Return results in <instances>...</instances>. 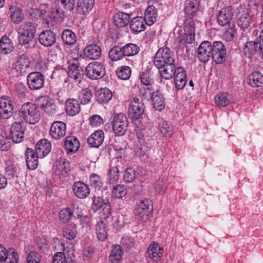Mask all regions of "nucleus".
I'll use <instances>...</instances> for the list:
<instances>
[{
	"label": "nucleus",
	"instance_id": "obj_1",
	"mask_svg": "<svg viewBox=\"0 0 263 263\" xmlns=\"http://www.w3.org/2000/svg\"><path fill=\"white\" fill-rule=\"evenodd\" d=\"M35 33V28L31 22L25 23L18 28V42L23 45H26V48L34 46L33 39Z\"/></svg>",
	"mask_w": 263,
	"mask_h": 263
},
{
	"label": "nucleus",
	"instance_id": "obj_2",
	"mask_svg": "<svg viewBox=\"0 0 263 263\" xmlns=\"http://www.w3.org/2000/svg\"><path fill=\"white\" fill-rule=\"evenodd\" d=\"M154 64L159 69L161 78L165 80L172 79L177 70L175 61L173 57L154 62Z\"/></svg>",
	"mask_w": 263,
	"mask_h": 263
},
{
	"label": "nucleus",
	"instance_id": "obj_3",
	"mask_svg": "<svg viewBox=\"0 0 263 263\" xmlns=\"http://www.w3.org/2000/svg\"><path fill=\"white\" fill-rule=\"evenodd\" d=\"M22 115L24 121L31 124L37 123L41 118L38 107L35 104L30 102L22 106Z\"/></svg>",
	"mask_w": 263,
	"mask_h": 263
},
{
	"label": "nucleus",
	"instance_id": "obj_4",
	"mask_svg": "<svg viewBox=\"0 0 263 263\" xmlns=\"http://www.w3.org/2000/svg\"><path fill=\"white\" fill-rule=\"evenodd\" d=\"M145 106L142 100L139 98L135 97L131 101L129 106L128 117L133 121L137 120L142 118Z\"/></svg>",
	"mask_w": 263,
	"mask_h": 263
},
{
	"label": "nucleus",
	"instance_id": "obj_5",
	"mask_svg": "<svg viewBox=\"0 0 263 263\" xmlns=\"http://www.w3.org/2000/svg\"><path fill=\"white\" fill-rule=\"evenodd\" d=\"M128 122L126 117L123 114L114 116L112 121V129L117 136H123L126 132Z\"/></svg>",
	"mask_w": 263,
	"mask_h": 263
},
{
	"label": "nucleus",
	"instance_id": "obj_6",
	"mask_svg": "<svg viewBox=\"0 0 263 263\" xmlns=\"http://www.w3.org/2000/svg\"><path fill=\"white\" fill-rule=\"evenodd\" d=\"M87 76L92 80H97L105 75V69L100 63L93 62L89 63L85 69Z\"/></svg>",
	"mask_w": 263,
	"mask_h": 263
},
{
	"label": "nucleus",
	"instance_id": "obj_7",
	"mask_svg": "<svg viewBox=\"0 0 263 263\" xmlns=\"http://www.w3.org/2000/svg\"><path fill=\"white\" fill-rule=\"evenodd\" d=\"M92 208L94 211L102 209V216L104 219L108 217L111 214V205L109 201L100 196H95L92 199Z\"/></svg>",
	"mask_w": 263,
	"mask_h": 263
},
{
	"label": "nucleus",
	"instance_id": "obj_8",
	"mask_svg": "<svg viewBox=\"0 0 263 263\" xmlns=\"http://www.w3.org/2000/svg\"><path fill=\"white\" fill-rule=\"evenodd\" d=\"M212 60L217 64L225 61L227 54L226 48L221 42L215 41L212 45Z\"/></svg>",
	"mask_w": 263,
	"mask_h": 263
},
{
	"label": "nucleus",
	"instance_id": "obj_9",
	"mask_svg": "<svg viewBox=\"0 0 263 263\" xmlns=\"http://www.w3.org/2000/svg\"><path fill=\"white\" fill-rule=\"evenodd\" d=\"M13 104L11 98L4 96L0 98V115L4 119L10 118L13 115Z\"/></svg>",
	"mask_w": 263,
	"mask_h": 263
},
{
	"label": "nucleus",
	"instance_id": "obj_10",
	"mask_svg": "<svg viewBox=\"0 0 263 263\" xmlns=\"http://www.w3.org/2000/svg\"><path fill=\"white\" fill-rule=\"evenodd\" d=\"M18 255L14 249L6 248L0 244V262L18 263Z\"/></svg>",
	"mask_w": 263,
	"mask_h": 263
},
{
	"label": "nucleus",
	"instance_id": "obj_11",
	"mask_svg": "<svg viewBox=\"0 0 263 263\" xmlns=\"http://www.w3.org/2000/svg\"><path fill=\"white\" fill-rule=\"evenodd\" d=\"M212 49L211 42L207 41L202 42L197 50V57L199 60L205 63L212 59Z\"/></svg>",
	"mask_w": 263,
	"mask_h": 263
},
{
	"label": "nucleus",
	"instance_id": "obj_12",
	"mask_svg": "<svg viewBox=\"0 0 263 263\" xmlns=\"http://www.w3.org/2000/svg\"><path fill=\"white\" fill-rule=\"evenodd\" d=\"M44 82V76L40 72H31L27 76V84L31 90L41 89Z\"/></svg>",
	"mask_w": 263,
	"mask_h": 263
},
{
	"label": "nucleus",
	"instance_id": "obj_13",
	"mask_svg": "<svg viewBox=\"0 0 263 263\" xmlns=\"http://www.w3.org/2000/svg\"><path fill=\"white\" fill-rule=\"evenodd\" d=\"M66 125L62 121L54 122L50 129V135L54 139H60L63 137L66 134Z\"/></svg>",
	"mask_w": 263,
	"mask_h": 263
},
{
	"label": "nucleus",
	"instance_id": "obj_14",
	"mask_svg": "<svg viewBox=\"0 0 263 263\" xmlns=\"http://www.w3.org/2000/svg\"><path fill=\"white\" fill-rule=\"evenodd\" d=\"M51 151L50 142L46 139H43L37 142L35 145V152L37 157L43 158L47 155Z\"/></svg>",
	"mask_w": 263,
	"mask_h": 263
},
{
	"label": "nucleus",
	"instance_id": "obj_15",
	"mask_svg": "<svg viewBox=\"0 0 263 263\" xmlns=\"http://www.w3.org/2000/svg\"><path fill=\"white\" fill-rule=\"evenodd\" d=\"M39 42L45 47L52 46L56 41V35L51 30H44L39 36Z\"/></svg>",
	"mask_w": 263,
	"mask_h": 263
},
{
	"label": "nucleus",
	"instance_id": "obj_16",
	"mask_svg": "<svg viewBox=\"0 0 263 263\" xmlns=\"http://www.w3.org/2000/svg\"><path fill=\"white\" fill-rule=\"evenodd\" d=\"M84 74V69L82 67L74 63L69 65L68 74L71 79L74 80L75 82L80 83Z\"/></svg>",
	"mask_w": 263,
	"mask_h": 263
},
{
	"label": "nucleus",
	"instance_id": "obj_17",
	"mask_svg": "<svg viewBox=\"0 0 263 263\" xmlns=\"http://www.w3.org/2000/svg\"><path fill=\"white\" fill-rule=\"evenodd\" d=\"M243 52L246 57L251 58L257 52H259L262 55L263 48L259 44L258 41H249L245 44Z\"/></svg>",
	"mask_w": 263,
	"mask_h": 263
},
{
	"label": "nucleus",
	"instance_id": "obj_18",
	"mask_svg": "<svg viewBox=\"0 0 263 263\" xmlns=\"http://www.w3.org/2000/svg\"><path fill=\"white\" fill-rule=\"evenodd\" d=\"M24 129L21 124L14 122L10 127V136L13 142L20 143L24 139Z\"/></svg>",
	"mask_w": 263,
	"mask_h": 263
},
{
	"label": "nucleus",
	"instance_id": "obj_19",
	"mask_svg": "<svg viewBox=\"0 0 263 263\" xmlns=\"http://www.w3.org/2000/svg\"><path fill=\"white\" fill-rule=\"evenodd\" d=\"M72 191L75 196L80 199L86 198L90 193L89 188L81 181L74 183Z\"/></svg>",
	"mask_w": 263,
	"mask_h": 263
},
{
	"label": "nucleus",
	"instance_id": "obj_20",
	"mask_svg": "<svg viewBox=\"0 0 263 263\" xmlns=\"http://www.w3.org/2000/svg\"><path fill=\"white\" fill-rule=\"evenodd\" d=\"M42 103H39L37 105L41 108L44 109L47 114L52 116L58 114L57 106L53 100L45 97H42Z\"/></svg>",
	"mask_w": 263,
	"mask_h": 263
},
{
	"label": "nucleus",
	"instance_id": "obj_21",
	"mask_svg": "<svg viewBox=\"0 0 263 263\" xmlns=\"http://www.w3.org/2000/svg\"><path fill=\"white\" fill-rule=\"evenodd\" d=\"M186 72L184 68L181 66L177 67L175 73L173 76L175 77L176 87L177 89H181L184 88L186 83Z\"/></svg>",
	"mask_w": 263,
	"mask_h": 263
},
{
	"label": "nucleus",
	"instance_id": "obj_22",
	"mask_svg": "<svg viewBox=\"0 0 263 263\" xmlns=\"http://www.w3.org/2000/svg\"><path fill=\"white\" fill-rule=\"evenodd\" d=\"M199 0H186L184 4V12L187 15L194 16L198 15L200 12Z\"/></svg>",
	"mask_w": 263,
	"mask_h": 263
},
{
	"label": "nucleus",
	"instance_id": "obj_23",
	"mask_svg": "<svg viewBox=\"0 0 263 263\" xmlns=\"http://www.w3.org/2000/svg\"><path fill=\"white\" fill-rule=\"evenodd\" d=\"M104 139V133L98 130L93 133L87 139V143L90 147H99L103 143Z\"/></svg>",
	"mask_w": 263,
	"mask_h": 263
},
{
	"label": "nucleus",
	"instance_id": "obj_24",
	"mask_svg": "<svg viewBox=\"0 0 263 263\" xmlns=\"http://www.w3.org/2000/svg\"><path fill=\"white\" fill-rule=\"evenodd\" d=\"M65 109L69 116H75L80 111V103L76 99H68L65 102Z\"/></svg>",
	"mask_w": 263,
	"mask_h": 263
},
{
	"label": "nucleus",
	"instance_id": "obj_25",
	"mask_svg": "<svg viewBox=\"0 0 263 263\" xmlns=\"http://www.w3.org/2000/svg\"><path fill=\"white\" fill-rule=\"evenodd\" d=\"M33 150L28 148L26 150V161L28 168L30 170H34L38 166V158Z\"/></svg>",
	"mask_w": 263,
	"mask_h": 263
},
{
	"label": "nucleus",
	"instance_id": "obj_26",
	"mask_svg": "<svg viewBox=\"0 0 263 263\" xmlns=\"http://www.w3.org/2000/svg\"><path fill=\"white\" fill-rule=\"evenodd\" d=\"M84 55L91 60L98 59L101 54V48L96 44L87 46L84 50Z\"/></svg>",
	"mask_w": 263,
	"mask_h": 263
},
{
	"label": "nucleus",
	"instance_id": "obj_27",
	"mask_svg": "<svg viewBox=\"0 0 263 263\" xmlns=\"http://www.w3.org/2000/svg\"><path fill=\"white\" fill-rule=\"evenodd\" d=\"M163 252V248L159 247L157 243L151 245L147 249V253L149 258L154 261H158L160 259L162 256Z\"/></svg>",
	"mask_w": 263,
	"mask_h": 263
},
{
	"label": "nucleus",
	"instance_id": "obj_28",
	"mask_svg": "<svg viewBox=\"0 0 263 263\" xmlns=\"http://www.w3.org/2000/svg\"><path fill=\"white\" fill-rule=\"evenodd\" d=\"M95 0H78L77 11L80 14L86 15L93 8Z\"/></svg>",
	"mask_w": 263,
	"mask_h": 263
},
{
	"label": "nucleus",
	"instance_id": "obj_29",
	"mask_svg": "<svg viewBox=\"0 0 263 263\" xmlns=\"http://www.w3.org/2000/svg\"><path fill=\"white\" fill-rule=\"evenodd\" d=\"M96 233L98 239L100 241H104L107 235V220H101L97 223L96 226Z\"/></svg>",
	"mask_w": 263,
	"mask_h": 263
},
{
	"label": "nucleus",
	"instance_id": "obj_30",
	"mask_svg": "<svg viewBox=\"0 0 263 263\" xmlns=\"http://www.w3.org/2000/svg\"><path fill=\"white\" fill-rule=\"evenodd\" d=\"M31 64L28 55L26 53L20 55L16 63L15 67L17 70L21 73L25 72L26 68L29 67Z\"/></svg>",
	"mask_w": 263,
	"mask_h": 263
},
{
	"label": "nucleus",
	"instance_id": "obj_31",
	"mask_svg": "<svg viewBox=\"0 0 263 263\" xmlns=\"http://www.w3.org/2000/svg\"><path fill=\"white\" fill-rule=\"evenodd\" d=\"M64 145L68 153L76 152L80 147L78 140L72 136H68L65 138Z\"/></svg>",
	"mask_w": 263,
	"mask_h": 263
},
{
	"label": "nucleus",
	"instance_id": "obj_32",
	"mask_svg": "<svg viewBox=\"0 0 263 263\" xmlns=\"http://www.w3.org/2000/svg\"><path fill=\"white\" fill-rule=\"evenodd\" d=\"M123 254V250L120 245L113 246L109 256V260L111 263H119Z\"/></svg>",
	"mask_w": 263,
	"mask_h": 263
},
{
	"label": "nucleus",
	"instance_id": "obj_33",
	"mask_svg": "<svg viewBox=\"0 0 263 263\" xmlns=\"http://www.w3.org/2000/svg\"><path fill=\"white\" fill-rule=\"evenodd\" d=\"M96 100L100 104L107 102L112 98L111 92L107 88H101L96 93Z\"/></svg>",
	"mask_w": 263,
	"mask_h": 263
},
{
	"label": "nucleus",
	"instance_id": "obj_34",
	"mask_svg": "<svg viewBox=\"0 0 263 263\" xmlns=\"http://www.w3.org/2000/svg\"><path fill=\"white\" fill-rule=\"evenodd\" d=\"M249 84L252 87H260L263 84V74L259 71H254L248 78Z\"/></svg>",
	"mask_w": 263,
	"mask_h": 263
},
{
	"label": "nucleus",
	"instance_id": "obj_35",
	"mask_svg": "<svg viewBox=\"0 0 263 263\" xmlns=\"http://www.w3.org/2000/svg\"><path fill=\"white\" fill-rule=\"evenodd\" d=\"M153 103L154 108L161 111L164 108V103L162 95L159 91H154L151 99Z\"/></svg>",
	"mask_w": 263,
	"mask_h": 263
},
{
	"label": "nucleus",
	"instance_id": "obj_36",
	"mask_svg": "<svg viewBox=\"0 0 263 263\" xmlns=\"http://www.w3.org/2000/svg\"><path fill=\"white\" fill-rule=\"evenodd\" d=\"M61 38L65 44L71 46L77 42V36L71 30L66 29L62 32Z\"/></svg>",
	"mask_w": 263,
	"mask_h": 263
},
{
	"label": "nucleus",
	"instance_id": "obj_37",
	"mask_svg": "<svg viewBox=\"0 0 263 263\" xmlns=\"http://www.w3.org/2000/svg\"><path fill=\"white\" fill-rule=\"evenodd\" d=\"M63 5L65 11L60 9H56L55 12L57 15H61L62 14L63 16L69 15L68 12L71 11L74 7L75 2L74 0H60Z\"/></svg>",
	"mask_w": 263,
	"mask_h": 263
},
{
	"label": "nucleus",
	"instance_id": "obj_38",
	"mask_svg": "<svg viewBox=\"0 0 263 263\" xmlns=\"http://www.w3.org/2000/svg\"><path fill=\"white\" fill-rule=\"evenodd\" d=\"M215 104L219 108L228 106L230 103V96L227 93L217 95L214 99Z\"/></svg>",
	"mask_w": 263,
	"mask_h": 263
},
{
	"label": "nucleus",
	"instance_id": "obj_39",
	"mask_svg": "<svg viewBox=\"0 0 263 263\" xmlns=\"http://www.w3.org/2000/svg\"><path fill=\"white\" fill-rule=\"evenodd\" d=\"M110 59L112 61H117L124 57L122 47L115 46L110 49L109 54Z\"/></svg>",
	"mask_w": 263,
	"mask_h": 263
},
{
	"label": "nucleus",
	"instance_id": "obj_40",
	"mask_svg": "<svg viewBox=\"0 0 263 263\" xmlns=\"http://www.w3.org/2000/svg\"><path fill=\"white\" fill-rule=\"evenodd\" d=\"M124 57L134 56L139 51V47L135 44L128 43L122 47Z\"/></svg>",
	"mask_w": 263,
	"mask_h": 263
},
{
	"label": "nucleus",
	"instance_id": "obj_41",
	"mask_svg": "<svg viewBox=\"0 0 263 263\" xmlns=\"http://www.w3.org/2000/svg\"><path fill=\"white\" fill-rule=\"evenodd\" d=\"M172 57L170 49L167 47H163L160 48L156 53L154 62L163 60Z\"/></svg>",
	"mask_w": 263,
	"mask_h": 263
},
{
	"label": "nucleus",
	"instance_id": "obj_42",
	"mask_svg": "<svg viewBox=\"0 0 263 263\" xmlns=\"http://www.w3.org/2000/svg\"><path fill=\"white\" fill-rule=\"evenodd\" d=\"M77 234L76 226L74 223H71L63 229V236L69 240L73 239L75 238Z\"/></svg>",
	"mask_w": 263,
	"mask_h": 263
},
{
	"label": "nucleus",
	"instance_id": "obj_43",
	"mask_svg": "<svg viewBox=\"0 0 263 263\" xmlns=\"http://www.w3.org/2000/svg\"><path fill=\"white\" fill-rule=\"evenodd\" d=\"M138 18L133 17L130 23V28L134 32H140L143 31L145 27L143 21L142 19L138 20Z\"/></svg>",
	"mask_w": 263,
	"mask_h": 263
},
{
	"label": "nucleus",
	"instance_id": "obj_44",
	"mask_svg": "<svg viewBox=\"0 0 263 263\" xmlns=\"http://www.w3.org/2000/svg\"><path fill=\"white\" fill-rule=\"evenodd\" d=\"M92 97V93L91 90L88 88H85L81 90L79 94V99L81 104H88Z\"/></svg>",
	"mask_w": 263,
	"mask_h": 263
},
{
	"label": "nucleus",
	"instance_id": "obj_45",
	"mask_svg": "<svg viewBox=\"0 0 263 263\" xmlns=\"http://www.w3.org/2000/svg\"><path fill=\"white\" fill-rule=\"evenodd\" d=\"M131 69L127 66H123L118 68L116 71V73L119 78L122 80H128L131 75Z\"/></svg>",
	"mask_w": 263,
	"mask_h": 263
},
{
	"label": "nucleus",
	"instance_id": "obj_46",
	"mask_svg": "<svg viewBox=\"0 0 263 263\" xmlns=\"http://www.w3.org/2000/svg\"><path fill=\"white\" fill-rule=\"evenodd\" d=\"M152 210L151 208L148 210L146 209H142L140 207L138 206L135 210V214L142 220L146 221L149 216L152 214Z\"/></svg>",
	"mask_w": 263,
	"mask_h": 263
},
{
	"label": "nucleus",
	"instance_id": "obj_47",
	"mask_svg": "<svg viewBox=\"0 0 263 263\" xmlns=\"http://www.w3.org/2000/svg\"><path fill=\"white\" fill-rule=\"evenodd\" d=\"M120 170L118 166L111 168L108 172V180L110 184L117 183L119 179Z\"/></svg>",
	"mask_w": 263,
	"mask_h": 263
},
{
	"label": "nucleus",
	"instance_id": "obj_48",
	"mask_svg": "<svg viewBox=\"0 0 263 263\" xmlns=\"http://www.w3.org/2000/svg\"><path fill=\"white\" fill-rule=\"evenodd\" d=\"M177 39L181 44H191L195 40V33H191L189 31H184V33L180 34Z\"/></svg>",
	"mask_w": 263,
	"mask_h": 263
},
{
	"label": "nucleus",
	"instance_id": "obj_49",
	"mask_svg": "<svg viewBox=\"0 0 263 263\" xmlns=\"http://www.w3.org/2000/svg\"><path fill=\"white\" fill-rule=\"evenodd\" d=\"M73 212L69 208L62 210L59 213V218L64 223L68 222L73 216Z\"/></svg>",
	"mask_w": 263,
	"mask_h": 263
},
{
	"label": "nucleus",
	"instance_id": "obj_50",
	"mask_svg": "<svg viewBox=\"0 0 263 263\" xmlns=\"http://www.w3.org/2000/svg\"><path fill=\"white\" fill-rule=\"evenodd\" d=\"M127 193L126 187L122 185L118 184L112 189V196L116 198H122Z\"/></svg>",
	"mask_w": 263,
	"mask_h": 263
},
{
	"label": "nucleus",
	"instance_id": "obj_51",
	"mask_svg": "<svg viewBox=\"0 0 263 263\" xmlns=\"http://www.w3.org/2000/svg\"><path fill=\"white\" fill-rule=\"evenodd\" d=\"M0 47L5 53L11 52L13 49L12 44L7 36H3L0 41Z\"/></svg>",
	"mask_w": 263,
	"mask_h": 263
},
{
	"label": "nucleus",
	"instance_id": "obj_52",
	"mask_svg": "<svg viewBox=\"0 0 263 263\" xmlns=\"http://www.w3.org/2000/svg\"><path fill=\"white\" fill-rule=\"evenodd\" d=\"M173 127L166 122L163 121L159 125V129L161 133L166 137H171L173 134Z\"/></svg>",
	"mask_w": 263,
	"mask_h": 263
},
{
	"label": "nucleus",
	"instance_id": "obj_53",
	"mask_svg": "<svg viewBox=\"0 0 263 263\" xmlns=\"http://www.w3.org/2000/svg\"><path fill=\"white\" fill-rule=\"evenodd\" d=\"M11 146V141L8 137L0 136V150L2 151L9 150Z\"/></svg>",
	"mask_w": 263,
	"mask_h": 263
},
{
	"label": "nucleus",
	"instance_id": "obj_54",
	"mask_svg": "<svg viewBox=\"0 0 263 263\" xmlns=\"http://www.w3.org/2000/svg\"><path fill=\"white\" fill-rule=\"evenodd\" d=\"M184 31L195 33V24L192 17H187L183 23Z\"/></svg>",
	"mask_w": 263,
	"mask_h": 263
},
{
	"label": "nucleus",
	"instance_id": "obj_55",
	"mask_svg": "<svg viewBox=\"0 0 263 263\" xmlns=\"http://www.w3.org/2000/svg\"><path fill=\"white\" fill-rule=\"evenodd\" d=\"M136 177V172L132 168H127L124 174V180L126 182H132Z\"/></svg>",
	"mask_w": 263,
	"mask_h": 263
},
{
	"label": "nucleus",
	"instance_id": "obj_56",
	"mask_svg": "<svg viewBox=\"0 0 263 263\" xmlns=\"http://www.w3.org/2000/svg\"><path fill=\"white\" fill-rule=\"evenodd\" d=\"M10 16H21L22 13V10L21 5L18 4L12 5L9 8Z\"/></svg>",
	"mask_w": 263,
	"mask_h": 263
},
{
	"label": "nucleus",
	"instance_id": "obj_57",
	"mask_svg": "<svg viewBox=\"0 0 263 263\" xmlns=\"http://www.w3.org/2000/svg\"><path fill=\"white\" fill-rule=\"evenodd\" d=\"M68 163L65 162L64 159L60 158L59 160H57L54 164V166L56 167V169L61 172L62 173L64 172L67 173L66 165H68Z\"/></svg>",
	"mask_w": 263,
	"mask_h": 263
},
{
	"label": "nucleus",
	"instance_id": "obj_58",
	"mask_svg": "<svg viewBox=\"0 0 263 263\" xmlns=\"http://www.w3.org/2000/svg\"><path fill=\"white\" fill-rule=\"evenodd\" d=\"M249 15L248 10L245 7H237L233 8L232 16H245Z\"/></svg>",
	"mask_w": 263,
	"mask_h": 263
},
{
	"label": "nucleus",
	"instance_id": "obj_59",
	"mask_svg": "<svg viewBox=\"0 0 263 263\" xmlns=\"http://www.w3.org/2000/svg\"><path fill=\"white\" fill-rule=\"evenodd\" d=\"M234 24H232V26L224 32L223 37L226 41L230 42L233 39L236 33V30L234 29Z\"/></svg>",
	"mask_w": 263,
	"mask_h": 263
},
{
	"label": "nucleus",
	"instance_id": "obj_60",
	"mask_svg": "<svg viewBox=\"0 0 263 263\" xmlns=\"http://www.w3.org/2000/svg\"><path fill=\"white\" fill-rule=\"evenodd\" d=\"M90 182L91 186L95 188H100L102 185V182L99 175L92 174L90 177Z\"/></svg>",
	"mask_w": 263,
	"mask_h": 263
},
{
	"label": "nucleus",
	"instance_id": "obj_61",
	"mask_svg": "<svg viewBox=\"0 0 263 263\" xmlns=\"http://www.w3.org/2000/svg\"><path fill=\"white\" fill-rule=\"evenodd\" d=\"M128 17H114L113 22L115 25L118 27H123L129 23Z\"/></svg>",
	"mask_w": 263,
	"mask_h": 263
},
{
	"label": "nucleus",
	"instance_id": "obj_62",
	"mask_svg": "<svg viewBox=\"0 0 263 263\" xmlns=\"http://www.w3.org/2000/svg\"><path fill=\"white\" fill-rule=\"evenodd\" d=\"M213 21L216 20L218 24L221 26H228L231 27L232 24H234V21L232 22V17H213Z\"/></svg>",
	"mask_w": 263,
	"mask_h": 263
},
{
	"label": "nucleus",
	"instance_id": "obj_63",
	"mask_svg": "<svg viewBox=\"0 0 263 263\" xmlns=\"http://www.w3.org/2000/svg\"><path fill=\"white\" fill-rule=\"evenodd\" d=\"M41 261L40 255L34 251L30 252L27 257L28 263H40Z\"/></svg>",
	"mask_w": 263,
	"mask_h": 263
},
{
	"label": "nucleus",
	"instance_id": "obj_64",
	"mask_svg": "<svg viewBox=\"0 0 263 263\" xmlns=\"http://www.w3.org/2000/svg\"><path fill=\"white\" fill-rule=\"evenodd\" d=\"M53 263H67L65 254L62 252L56 253L53 257Z\"/></svg>",
	"mask_w": 263,
	"mask_h": 263
}]
</instances>
